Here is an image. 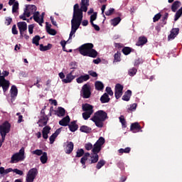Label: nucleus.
I'll return each mask as SVG.
<instances>
[{"label":"nucleus","mask_w":182,"mask_h":182,"mask_svg":"<svg viewBox=\"0 0 182 182\" xmlns=\"http://www.w3.org/2000/svg\"><path fill=\"white\" fill-rule=\"evenodd\" d=\"M107 113L103 110L96 112L94 116L91 118L92 122H94L97 127L100 129L103 127V122L107 120Z\"/></svg>","instance_id":"3"},{"label":"nucleus","mask_w":182,"mask_h":182,"mask_svg":"<svg viewBox=\"0 0 182 182\" xmlns=\"http://www.w3.org/2000/svg\"><path fill=\"white\" fill-rule=\"evenodd\" d=\"M120 21H122V18H120V17L114 18L111 20V25H112V26H117V25L120 23Z\"/></svg>","instance_id":"35"},{"label":"nucleus","mask_w":182,"mask_h":182,"mask_svg":"<svg viewBox=\"0 0 182 182\" xmlns=\"http://www.w3.org/2000/svg\"><path fill=\"white\" fill-rule=\"evenodd\" d=\"M73 151V142L70 141L67 142L66 146H65V153L67 154H70Z\"/></svg>","instance_id":"25"},{"label":"nucleus","mask_w":182,"mask_h":182,"mask_svg":"<svg viewBox=\"0 0 182 182\" xmlns=\"http://www.w3.org/2000/svg\"><path fill=\"white\" fill-rule=\"evenodd\" d=\"M12 22V18H7L6 19V25H11V23Z\"/></svg>","instance_id":"62"},{"label":"nucleus","mask_w":182,"mask_h":182,"mask_svg":"<svg viewBox=\"0 0 182 182\" xmlns=\"http://www.w3.org/2000/svg\"><path fill=\"white\" fill-rule=\"evenodd\" d=\"M10 92L11 97H12V99H14V97H16V96H18V88H16V86L12 85Z\"/></svg>","instance_id":"28"},{"label":"nucleus","mask_w":182,"mask_h":182,"mask_svg":"<svg viewBox=\"0 0 182 182\" xmlns=\"http://www.w3.org/2000/svg\"><path fill=\"white\" fill-rule=\"evenodd\" d=\"M136 108H137V104L134 103V104L129 105V107L128 109L130 110L131 112H133V111L136 110Z\"/></svg>","instance_id":"52"},{"label":"nucleus","mask_w":182,"mask_h":182,"mask_svg":"<svg viewBox=\"0 0 182 182\" xmlns=\"http://www.w3.org/2000/svg\"><path fill=\"white\" fill-rule=\"evenodd\" d=\"M85 154V151L82 149H78L77 151V157H82Z\"/></svg>","instance_id":"47"},{"label":"nucleus","mask_w":182,"mask_h":182,"mask_svg":"<svg viewBox=\"0 0 182 182\" xmlns=\"http://www.w3.org/2000/svg\"><path fill=\"white\" fill-rule=\"evenodd\" d=\"M180 6H181V3L178 1H176L171 6V10L173 12H176V11H177V9H178V8H180Z\"/></svg>","instance_id":"32"},{"label":"nucleus","mask_w":182,"mask_h":182,"mask_svg":"<svg viewBox=\"0 0 182 182\" xmlns=\"http://www.w3.org/2000/svg\"><path fill=\"white\" fill-rule=\"evenodd\" d=\"M5 171H6V169L4 167H0V174L1 176H5Z\"/></svg>","instance_id":"61"},{"label":"nucleus","mask_w":182,"mask_h":182,"mask_svg":"<svg viewBox=\"0 0 182 182\" xmlns=\"http://www.w3.org/2000/svg\"><path fill=\"white\" fill-rule=\"evenodd\" d=\"M118 151L121 154H123V153H130V148L129 147H127L125 149H120L118 150Z\"/></svg>","instance_id":"45"},{"label":"nucleus","mask_w":182,"mask_h":182,"mask_svg":"<svg viewBox=\"0 0 182 182\" xmlns=\"http://www.w3.org/2000/svg\"><path fill=\"white\" fill-rule=\"evenodd\" d=\"M12 33L14 35H18V30H16V26L14 25L12 27Z\"/></svg>","instance_id":"60"},{"label":"nucleus","mask_w":182,"mask_h":182,"mask_svg":"<svg viewBox=\"0 0 182 182\" xmlns=\"http://www.w3.org/2000/svg\"><path fill=\"white\" fill-rule=\"evenodd\" d=\"M130 97H132V90H128L122 96V100L129 102V100H130Z\"/></svg>","instance_id":"29"},{"label":"nucleus","mask_w":182,"mask_h":182,"mask_svg":"<svg viewBox=\"0 0 182 182\" xmlns=\"http://www.w3.org/2000/svg\"><path fill=\"white\" fill-rule=\"evenodd\" d=\"M28 32L30 35H32V33H33V28H35V25L34 24H30L28 25Z\"/></svg>","instance_id":"51"},{"label":"nucleus","mask_w":182,"mask_h":182,"mask_svg":"<svg viewBox=\"0 0 182 182\" xmlns=\"http://www.w3.org/2000/svg\"><path fill=\"white\" fill-rule=\"evenodd\" d=\"M65 112L66 111L65 110V108L62 107H58L57 110L55 111V114H56V116H58V117H63Z\"/></svg>","instance_id":"23"},{"label":"nucleus","mask_w":182,"mask_h":182,"mask_svg":"<svg viewBox=\"0 0 182 182\" xmlns=\"http://www.w3.org/2000/svg\"><path fill=\"white\" fill-rule=\"evenodd\" d=\"M70 122V117L69 116H66L65 117L63 118L61 120L59 121L60 126L66 127L69 125Z\"/></svg>","instance_id":"24"},{"label":"nucleus","mask_w":182,"mask_h":182,"mask_svg":"<svg viewBox=\"0 0 182 182\" xmlns=\"http://www.w3.org/2000/svg\"><path fill=\"white\" fill-rule=\"evenodd\" d=\"M40 161L42 164H46L48 163V153L43 152V155L40 157Z\"/></svg>","instance_id":"31"},{"label":"nucleus","mask_w":182,"mask_h":182,"mask_svg":"<svg viewBox=\"0 0 182 182\" xmlns=\"http://www.w3.org/2000/svg\"><path fill=\"white\" fill-rule=\"evenodd\" d=\"M114 12V9H109L107 11L105 12V15H107V16H110V15H112V14H113Z\"/></svg>","instance_id":"56"},{"label":"nucleus","mask_w":182,"mask_h":182,"mask_svg":"<svg viewBox=\"0 0 182 182\" xmlns=\"http://www.w3.org/2000/svg\"><path fill=\"white\" fill-rule=\"evenodd\" d=\"M106 92L109 95V96H113V91L112 90V88L110 87H106Z\"/></svg>","instance_id":"57"},{"label":"nucleus","mask_w":182,"mask_h":182,"mask_svg":"<svg viewBox=\"0 0 182 182\" xmlns=\"http://www.w3.org/2000/svg\"><path fill=\"white\" fill-rule=\"evenodd\" d=\"M130 130L131 132H132V133H139V132H143L141 130V127H140L139 122H134L132 124Z\"/></svg>","instance_id":"18"},{"label":"nucleus","mask_w":182,"mask_h":182,"mask_svg":"<svg viewBox=\"0 0 182 182\" xmlns=\"http://www.w3.org/2000/svg\"><path fill=\"white\" fill-rule=\"evenodd\" d=\"M90 0H81L80 6L76 4L73 6V14L71 20V31L70 33L69 38L67 41H62L60 42L63 49H65L66 43H70L72 38H75L76 31L79 29L83 20V12H87V7L89 6Z\"/></svg>","instance_id":"1"},{"label":"nucleus","mask_w":182,"mask_h":182,"mask_svg":"<svg viewBox=\"0 0 182 182\" xmlns=\"http://www.w3.org/2000/svg\"><path fill=\"white\" fill-rule=\"evenodd\" d=\"M50 133V127L46 126L43 129L42 134L43 138L45 139V140H47V139L49 137L48 134Z\"/></svg>","instance_id":"26"},{"label":"nucleus","mask_w":182,"mask_h":182,"mask_svg":"<svg viewBox=\"0 0 182 182\" xmlns=\"http://www.w3.org/2000/svg\"><path fill=\"white\" fill-rule=\"evenodd\" d=\"M82 110L85 112L82 113L84 120H87L93 114V106L89 104L82 105Z\"/></svg>","instance_id":"7"},{"label":"nucleus","mask_w":182,"mask_h":182,"mask_svg":"<svg viewBox=\"0 0 182 182\" xmlns=\"http://www.w3.org/2000/svg\"><path fill=\"white\" fill-rule=\"evenodd\" d=\"M58 137V136H56L55 134H53L50 138H49V140H50V144H53V143L55 142V139Z\"/></svg>","instance_id":"46"},{"label":"nucleus","mask_w":182,"mask_h":182,"mask_svg":"<svg viewBox=\"0 0 182 182\" xmlns=\"http://www.w3.org/2000/svg\"><path fill=\"white\" fill-rule=\"evenodd\" d=\"M21 36H23L26 31L28 29V24L25 21H20L17 23Z\"/></svg>","instance_id":"13"},{"label":"nucleus","mask_w":182,"mask_h":182,"mask_svg":"<svg viewBox=\"0 0 182 182\" xmlns=\"http://www.w3.org/2000/svg\"><path fill=\"white\" fill-rule=\"evenodd\" d=\"M180 29L178 28H173L171 31L170 35L168 36V41H173L178 35V32Z\"/></svg>","instance_id":"21"},{"label":"nucleus","mask_w":182,"mask_h":182,"mask_svg":"<svg viewBox=\"0 0 182 182\" xmlns=\"http://www.w3.org/2000/svg\"><path fill=\"white\" fill-rule=\"evenodd\" d=\"M97 151H92L91 154L89 152L85 153L83 157L80 159V163L82 166L83 168H86V162L89 161L90 164H95V163H97L99 161V154Z\"/></svg>","instance_id":"2"},{"label":"nucleus","mask_w":182,"mask_h":182,"mask_svg":"<svg viewBox=\"0 0 182 182\" xmlns=\"http://www.w3.org/2000/svg\"><path fill=\"white\" fill-rule=\"evenodd\" d=\"M58 76H59L60 78L62 79V80H63V79H65V74L62 72L58 74Z\"/></svg>","instance_id":"64"},{"label":"nucleus","mask_w":182,"mask_h":182,"mask_svg":"<svg viewBox=\"0 0 182 182\" xmlns=\"http://www.w3.org/2000/svg\"><path fill=\"white\" fill-rule=\"evenodd\" d=\"M115 97L116 99H120L123 95V85L117 84L115 86Z\"/></svg>","instance_id":"15"},{"label":"nucleus","mask_w":182,"mask_h":182,"mask_svg":"<svg viewBox=\"0 0 182 182\" xmlns=\"http://www.w3.org/2000/svg\"><path fill=\"white\" fill-rule=\"evenodd\" d=\"M38 124L39 127H43V126H46V124H48V116H41L38 122Z\"/></svg>","instance_id":"20"},{"label":"nucleus","mask_w":182,"mask_h":182,"mask_svg":"<svg viewBox=\"0 0 182 182\" xmlns=\"http://www.w3.org/2000/svg\"><path fill=\"white\" fill-rule=\"evenodd\" d=\"M31 19H34L35 22H37L41 26H42V23H43V16H41V13L39 11H36L34 13Z\"/></svg>","instance_id":"14"},{"label":"nucleus","mask_w":182,"mask_h":182,"mask_svg":"<svg viewBox=\"0 0 182 182\" xmlns=\"http://www.w3.org/2000/svg\"><path fill=\"white\" fill-rule=\"evenodd\" d=\"M160 18H161V14L160 13L156 14L153 18V22H157Z\"/></svg>","instance_id":"50"},{"label":"nucleus","mask_w":182,"mask_h":182,"mask_svg":"<svg viewBox=\"0 0 182 182\" xmlns=\"http://www.w3.org/2000/svg\"><path fill=\"white\" fill-rule=\"evenodd\" d=\"M145 43H147V38L146 37H139L136 45L137 46H143Z\"/></svg>","instance_id":"33"},{"label":"nucleus","mask_w":182,"mask_h":182,"mask_svg":"<svg viewBox=\"0 0 182 182\" xmlns=\"http://www.w3.org/2000/svg\"><path fill=\"white\" fill-rule=\"evenodd\" d=\"M81 95L84 99L90 97V87L87 84L84 85L82 88Z\"/></svg>","instance_id":"11"},{"label":"nucleus","mask_w":182,"mask_h":182,"mask_svg":"<svg viewBox=\"0 0 182 182\" xmlns=\"http://www.w3.org/2000/svg\"><path fill=\"white\" fill-rule=\"evenodd\" d=\"M80 130L82 133H90V132H92V129H90V127L85 125L82 126Z\"/></svg>","instance_id":"37"},{"label":"nucleus","mask_w":182,"mask_h":182,"mask_svg":"<svg viewBox=\"0 0 182 182\" xmlns=\"http://www.w3.org/2000/svg\"><path fill=\"white\" fill-rule=\"evenodd\" d=\"M85 149L87 150V151L92 150V153H93L94 145L92 144V143L87 142V144H85Z\"/></svg>","instance_id":"42"},{"label":"nucleus","mask_w":182,"mask_h":182,"mask_svg":"<svg viewBox=\"0 0 182 182\" xmlns=\"http://www.w3.org/2000/svg\"><path fill=\"white\" fill-rule=\"evenodd\" d=\"M36 176H38V169L36 168L30 169L26 175V181L33 182L35 178H36Z\"/></svg>","instance_id":"8"},{"label":"nucleus","mask_w":182,"mask_h":182,"mask_svg":"<svg viewBox=\"0 0 182 182\" xmlns=\"http://www.w3.org/2000/svg\"><path fill=\"white\" fill-rule=\"evenodd\" d=\"M11 129V124L8 122H4L3 124L0 125V134L1 139H0V147H2L4 141H5V137H6V134L9 133Z\"/></svg>","instance_id":"6"},{"label":"nucleus","mask_w":182,"mask_h":182,"mask_svg":"<svg viewBox=\"0 0 182 182\" xmlns=\"http://www.w3.org/2000/svg\"><path fill=\"white\" fill-rule=\"evenodd\" d=\"M52 49V44L48 43L47 46L40 45V50L41 52H46V50H50Z\"/></svg>","instance_id":"30"},{"label":"nucleus","mask_w":182,"mask_h":182,"mask_svg":"<svg viewBox=\"0 0 182 182\" xmlns=\"http://www.w3.org/2000/svg\"><path fill=\"white\" fill-rule=\"evenodd\" d=\"M105 138H103V136H100L94 144L92 151L100 152V150H102V146L105 144Z\"/></svg>","instance_id":"10"},{"label":"nucleus","mask_w":182,"mask_h":182,"mask_svg":"<svg viewBox=\"0 0 182 182\" xmlns=\"http://www.w3.org/2000/svg\"><path fill=\"white\" fill-rule=\"evenodd\" d=\"M25 158V148L22 147L18 152H16L12 155L10 162L12 164L19 163V161H23Z\"/></svg>","instance_id":"5"},{"label":"nucleus","mask_w":182,"mask_h":182,"mask_svg":"<svg viewBox=\"0 0 182 182\" xmlns=\"http://www.w3.org/2000/svg\"><path fill=\"white\" fill-rule=\"evenodd\" d=\"M77 77V75H73L72 73L66 75L65 78L62 80L63 83H72V81L75 80Z\"/></svg>","instance_id":"16"},{"label":"nucleus","mask_w":182,"mask_h":182,"mask_svg":"<svg viewBox=\"0 0 182 182\" xmlns=\"http://www.w3.org/2000/svg\"><path fill=\"white\" fill-rule=\"evenodd\" d=\"M140 63H143V60L139 58L135 60L134 66H139V65H140Z\"/></svg>","instance_id":"59"},{"label":"nucleus","mask_w":182,"mask_h":182,"mask_svg":"<svg viewBox=\"0 0 182 182\" xmlns=\"http://www.w3.org/2000/svg\"><path fill=\"white\" fill-rule=\"evenodd\" d=\"M97 18V14L93 13V14L91 15V16H90V22L91 25L93 26V28L95 29V31H100V27H99V26H97V25L95 24V23H93V21H96Z\"/></svg>","instance_id":"19"},{"label":"nucleus","mask_w":182,"mask_h":182,"mask_svg":"<svg viewBox=\"0 0 182 182\" xmlns=\"http://www.w3.org/2000/svg\"><path fill=\"white\" fill-rule=\"evenodd\" d=\"M136 73H137V69L135 68H132L129 69L128 71V75L132 77L134 76Z\"/></svg>","instance_id":"41"},{"label":"nucleus","mask_w":182,"mask_h":182,"mask_svg":"<svg viewBox=\"0 0 182 182\" xmlns=\"http://www.w3.org/2000/svg\"><path fill=\"white\" fill-rule=\"evenodd\" d=\"M39 41H41V37H39V36H36L33 38L32 43L36 45V46H39Z\"/></svg>","instance_id":"40"},{"label":"nucleus","mask_w":182,"mask_h":182,"mask_svg":"<svg viewBox=\"0 0 182 182\" xmlns=\"http://www.w3.org/2000/svg\"><path fill=\"white\" fill-rule=\"evenodd\" d=\"M119 122L122 123V127H126V120L124 119V117H119Z\"/></svg>","instance_id":"53"},{"label":"nucleus","mask_w":182,"mask_h":182,"mask_svg":"<svg viewBox=\"0 0 182 182\" xmlns=\"http://www.w3.org/2000/svg\"><path fill=\"white\" fill-rule=\"evenodd\" d=\"M36 6L33 4H26L24 9L25 15L27 18H29L31 15H34L36 12Z\"/></svg>","instance_id":"9"},{"label":"nucleus","mask_w":182,"mask_h":182,"mask_svg":"<svg viewBox=\"0 0 182 182\" xmlns=\"http://www.w3.org/2000/svg\"><path fill=\"white\" fill-rule=\"evenodd\" d=\"M47 32H48V33H49L50 35H53V36L56 35V31H55V29H52V28H48V27H47Z\"/></svg>","instance_id":"48"},{"label":"nucleus","mask_w":182,"mask_h":182,"mask_svg":"<svg viewBox=\"0 0 182 182\" xmlns=\"http://www.w3.org/2000/svg\"><path fill=\"white\" fill-rule=\"evenodd\" d=\"M82 26H87L89 25V21L87 20H83L82 21Z\"/></svg>","instance_id":"63"},{"label":"nucleus","mask_w":182,"mask_h":182,"mask_svg":"<svg viewBox=\"0 0 182 182\" xmlns=\"http://www.w3.org/2000/svg\"><path fill=\"white\" fill-rule=\"evenodd\" d=\"M89 79H90V77L89 76V75L86 74V75H81L79 77H77L76 79V82H77V83H83V82H87V80H89Z\"/></svg>","instance_id":"22"},{"label":"nucleus","mask_w":182,"mask_h":182,"mask_svg":"<svg viewBox=\"0 0 182 182\" xmlns=\"http://www.w3.org/2000/svg\"><path fill=\"white\" fill-rule=\"evenodd\" d=\"M71 65H74L73 68H70L71 71L69 73H71V75H79V73L77 71V65H76V63H71Z\"/></svg>","instance_id":"27"},{"label":"nucleus","mask_w":182,"mask_h":182,"mask_svg":"<svg viewBox=\"0 0 182 182\" xmlns=\"http://www.w3.org/2000/svg\"><path fill=\"white\" fill-rule=\"evenodd\" d=\"M31 153L36 156H42L43 154V151L41 149H36L35 151H31Z\"/></svg>","instance_id":"43"},{"label":"nucleus","mask_w":182,"mask_h":182,"mask_svg":"<svg viewBox=\"0 0 182 182\" xmlns=\"http://www.w3.org/2000/svg\"><path fill=\"white\" fill-rule=\"evenodd\" d=\"M90 76H92V77H97V73L95 71H89L88 72Z\"/></svg>","instance_id":"58"},{"label":"nucleus","mask_w":182,"mask_h":182,"mask_svg":"<svg viewBox=\"0 0 182 182\" xmlns=\"http://www.w3.org/2000/svg\"><path fill=\"white\" fill-rule=\"evenodd\" d=\"M9 80H6L4 76H0V87L3 88L4 92H6L9 89Z\"/></svg>","instance_id":"12"},{"label":"nucleus","mask_w":182,"mask_h":182,"mask_svg":"<svg viewBox=\"0 0 182 182\" xmlns=\"http://www.w3.org/2000/svg\"><path fill=\"white\" fill-rule=\"evenodd\" d=\"M69 129L70 130V132H76V130H77V125L76 124L75 122H71L70 124L68 125Z\"/></svg>","instance_id":"38"},{"label":"nucleus","mask_w":182,"mask_h":182,"mask_svg":"<svg viewBox=\"0 0 182 182\" xmlns=\"http://www.w3.org/2000/svg\"><path fill=\"white\" fill-rule=\"evenodd\" d=\"M19 18H20V19H22L23 21H27V22H29V19L26 18L28 17L26 16V14H25V11L22 15L19 16Z\"/></svg>","instance_id":"55"},{"label":"nucleus","mask_w":182,"mask_h":182,"mask_svg":"<svg viewBox=\"0 0 182 182\" xmlns=\"http://www.w3.org/2000/svg\"><path fill=\"white\" fill-rule=\"evenodd\" d=\"M9 5L10 6H12V13L16 14L18 12V9H19V3L18 1H16L15 0H9Z\"/></svg>","instance_id":"17"},{"label":"nucleus","mask_w":182,"mask_h":182,"mask_svg":"<svg viewBox=\"0 0 182 182\" xmlns=\"http://www.w3.org/2000/svg\"><path fill=\"white\" fill-rule=\"evenodd\" d=\"M105 164H106V161L105 160H100L97 164L96 168L97 170H100V168H102Z\"/></svg>","instance_id":"39"},{"label":"nucleus","mask_w":182,"mask_h":182,"mask_svg":"<svg viewBox=\"0 0 182 182\" xmlns=\"http://www.w3.org/2000/svg\"><path fill=\"white\" fill-rule=\"evenodd\" d=\"M114 58V62H120V53H115Z\"/></svg>","instance_id":"49"},{"label":"nucleus","mask_w":182,"mask_h":182,"mask_svg":"<svg viewBox=\"0 0 182 182\" xmlns=\"http://www.w3.org/2000/svg\"><path fill=\"white\" fill-rule=\"evenodd\" d=\"M100 101L102 103H109L110 101V98H109V95L107 93H105L100 98Z\"/></svg>","instance_id":"34"},{"label":"nucleus","mask_w":182,"mask_h":182,"mask_svg":"<svg viewBox=\"0 0 182 182\" xmlns=\"http://www.w3.org/2000/svg\"><path fill=\"white\" fill-rule=\"evenodd\" d=\"M79 52L82 56H89L90 58H96L97 51L93 49L92 43H85L79 48Z\"/></svg>","instance_id":"4"},{"label":"nucleus","mask_w":182,"mask_h":182,"mask_svg":"<svg viewBox=\"0 0 182 182\" xmlns=\"http://www.w3.org/2000/svg\"><path fill=\"white\" fill-rule=\"evenodd\" d=\"M13 173H16V174H18V176H22L23 174V171L18 168L13 169Z\"/></svg>","instance_id":"54"},{"label":"nucleus","mask_w":182,"mask_h":182,"mask_svg":"<svg viewBox=\"0 0 182 182\" xmlns=\"http://www.w3.org/2000/svg\"><path fill=\"white\" fill-rule=\"evenodd\" d=\"M95 89L97 90H103V88L105 87V86L103 85V82L100 81L95 82Z\"/></svg>","instance_id":"36"},{"label":"nucleus","mask_w":182,"mask_h":182,"mask_svg":"<svg viewBox=\"0 0 182 182\" xmlns=\"http://www.w3.org/2000/svg\"><path fill=\"white\" fill-rule=\"evenodd\" d=\"M122 52H123L124 55H129L132 52V48H130L129 47H124L122 49Z\"/></svg>","instance_id":"44"}]
</instances>
